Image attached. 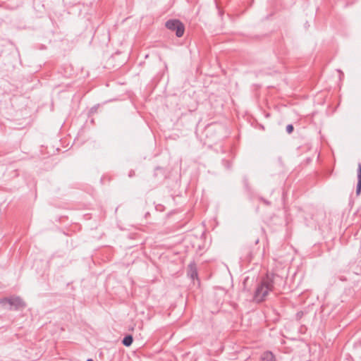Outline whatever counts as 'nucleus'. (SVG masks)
Here are the masks:
<instances>
[{
  "label": "nucleus",
  "instance_id": "f257e3e1",
  "mask_svg": "<svg viewBox=\"0 0 361 361\" xmlns=\"http://www.w3.org/2000/svg\"><path fill=\"white\" fill-rule=\"evenodd\" d=\"M274 289L273 279L267 276L263 279L256 287L253 295V300L257 303L264 301L268 293Z\"/></svg>",
  "mask_w": 361,
  "mask_h": 361
},
{
  "label": "nucleus",
  "instance_id": "f03ea898",
  "mask_svg": "<svg viewBox=\"0 0 361 361\" xmlns=\"http://www.w3.org/2000/svg\"><path fill=\"white\" fill-rule=\"evenodd\" d=\"M0 304L4 306L9 305L8 309L10 310H19L25 307V303L20 297L18 296L0 299Z\"/></svg>",
  "mask_w": 361,
  "mask_h": 361
},
{
  "label": "nucleus",
  "instance_id": "7ed1b4c3",
  "mask_svg": "<svg viewBox=\"0 0 361 361\" xmlns=\"http://www.w3.org/2000/svg\"><path fill=\"white\" fill-rule=\"evenodd\" d=\"M165 26L167 29L175 31L178 37H181L185 32V26L182 22L178 19H171L166 22Z\"/></svg>",
  "mask_w": 361,
  "mask_h": 361
},
{
  "label": "nucleus",
  "instance_id": "20e7f679",
  "mask_svg": "<svg viewBox=\"0 0 361 361\" xmlns=\"http://www.w3.org/2000/svg\"><path fill=\"white\" fill-rule=\"evenodd\" d=\"M262 361H276V357L271 351L267 350L261 355Z\"/></svg>",
  "mask_w": 361,
  "mask_h": 361
},
{
  "label": "nucleus",
  "instance_id": "39448f33",
  "mask_svg": "<svg viewBox=\"0 0 361 361\" xmlns=\"http://www.w3.org/2000/svg\"><path fill=\"white\" fill-rule=\"evenodd\" d=\"M357 183L356 187V195H359L361 192V163L357 165Z\"/></svg>",
  "mask_w": 361,
  "mask_h": 361
},
{
  "label": "nucleus",
  "instance_id": "423d86ee",
  "mask_svg": "<svg viewBox=\"0 0 361 361\" xmlns=\"http://www.w3.org/2000/svg\"><path fill=\"white\" fill-rule=\"evenodd\" d=\"M189 269H190L189 274L190 275V277L193 279L195 278H197V271L195 264L194 263L190 264Z\"/></svg>",
  "mask_w": 361,
  "mask_h": 361
},
{
  "label": "nucleus",
  "instance_id": "0eeeda50",
  "mask_svg": "<svg viewBox=\"0 0 361 361\" xmlns=\"http://www.w3.org/2000/svg\"><path fill=\"white\" fill-rule=\"evenodd\" d=\"M133 341V336L130 334L126 335L122 341L123 345H124L126 347H129L131 345Z\"/></svg>",
  "mask_w": 361,
  "mask_h": 361
},
{
  "label": "nucleus",
  "instance_id": "6e6552de",
  "mask_svg": "<svg viewBox=\"0 0 361 361\" xmlns=\"http://www.w3.org/2000/svg\"><path fill=\"white\" fill-rule=\"evenodd\" d=\"M294 130V127L292 124H288L287 126H286V132L288 133V134H290L293 132Z\"/></svg>",
  "mask_w": 361,
  "mask_h": 361
},
{
  "label": "nucleus",
  "instance_id": "1a4fd4ad",
  "mask_svg": "<svg viewBox=\"0 0 361 361\" xmlns=\"http://www.w3.org/2000/svg\"><path fill=\"white\" fill-rule=\"evenodd\" d=\"M261 200H262V201L265 204H267V205H270V204H271V203H270V202H269V201H267V200H264V199H263V198H261Z\"/></svg>",
  "mask_w": 361,
  "mask_h": 361
},
{
  "label": "nucleus",
  "instance_id": "9d476101",
  "mask_svg": "<svg viewBox=\"0 0 361 361\" xmlns=\"http://www.w3.org/2000/svg\"><path fill=\"white\" fill-rule=\"evenodd\" d=\"M133 173H134V172H130V174H129V176L130 177L133 176Z\"/></svg>",
  "mask_w": 361,
  "mask_h": 361
},
{
  "label": "nucleus",
  "instance_id": "9b49d317",
  "mask_svg": "<svg viewBox=\"0 0 361 361\" xmlns=\"http://www.w3.org/2000/svg\"><path fill=\"white\" fill-rule=\"evenodd\" d=\"M340 279H341V281H345V280H346L345 278H342V277H341V278H340Z\"/></svg>",
  "mask_w": 361,
  "mask_h": 361
},
{
  "label": "nucleus",
  "instance_id": "f8f14e48",
  "mask_svg": "<svg viewBox=\"0 0 361 361\" xmlns=\"http://www.w3.org/2000/svg\"><path fill=\"white\" fill-rule=\"evenodd\" d=\"M87 361H93L92 359H88Z\"/></svg>",
  "mask_w": 361,
  "mask_h": 361
}]
</instances>
